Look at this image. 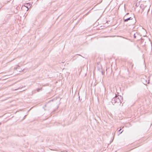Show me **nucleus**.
Returning a JSON list of instances; mask_svg holds the SVG:
<instances>
[{"instance_id":"1a4fd4ad","label":"nucleus","mask_w":152,"mask_h":152,"mask_svg":"<svg viewBox=\"0 0 152 152\" xmlns=\"http://www.w3.org/2000/svg\"><path fill=\"white\" fill-rule=\"evenodd\" d=\"M121 129H120L118 130V131H120V130Z\"/></svg>"},{"instance_id":"9b49d317","label":"nucleus","mask_w":152,"mask_h":152,"mask_svg":"<svg viewBox=\"0 0 152 152\" xmlns=\"http://www.w3.org/2000/svg\"><path fill=\"white\" fill-rule=\"evenodd\" d=\"M66 151H65L64 152V151H63V152H66Z\"/></svg>"},{"instance_id":"6e6552de","label":"nucleus","mask_w":152,"mask_h":152,"mask_svg":"<svg viewBox=\"0 0 152 152\" xmlns=\"http://www.w3.org/2000/svg\"><path fill=\"white\" fill-rule=\"evenodd\" d=\"M123 132V131H121V132L119 134H121V133L122 132Z\"/></svg>"},{"instance_id":"20e7f679","label":"nucleus","mask_w":152,"mask_h":152,"mask_svg":"<svg viewBox=\"0 0 152 152\" xmlns=\"http://www.w3.org/2000/svg\"><path fill=\"white\" fill-rule=\"evenodd\" d=\"M30 4L29 3H26V4H25V5H24V6L25 7H26L28 9H27V10H28V5H29V7H31V6H30Z\"/></svg>"},{"instance_id":"f257e3e1","label":"nucleus","mask_w":152,"mask_h":152,"mask_svg":"<svg viewBox=\"0 0 152 152\" xmlns=\"http://www.w3.org/2000/svg\"><path fill=\"white\" fill-rule=\"evenodd\" d=\"M122 98L121 96L119 97L115 96L112 99V102L114 105L115 103L118 104L120 105L122 102Z\"/></svg>"},{"instance_id":"7ed1b4c3","label":"nucleus","mask_w":152,"mask_h":152,"mask_svg":"<svg viewBox=\"0 0 152 152\" xmlns=\"http://www.w3.org/2000/svg\"><path fill=\"white\" fill-rule=\"evenodd\" d=\"M139 35L136 32L134 34V38H137L138 36H139Z\"/></svg>"},{"instance_id":"f03ea898","label":"nucleus","mask_w":152,"mask_h":152,"mask_svg":"<svg viewBox=\"0 0 152 152\" xmlns=\"http://www.w3.org/2000/svg\"><path fill=\"white\" fill-rule=\"evenodd\" d=\"M129 14V13H128L126 14V15L124 17V22L128 21V20H132V18L131 17H129V18H127V15Z\"/></svg>"},{"instance_id":"f8f14e48","label":"nucleus","mask_w":152,"mask_h":152,"mask_svg":"<svg viewBox=\"0 0 152 152\" xmlns=\"http://www.w3.org/2000/svg\"><path fill=\"white\" fill-rule=\"evenodd\" d=\"M102 75H103V72H102Z\"/></svg>"},{"instance_id":"423d86ee","label":"nucleus","mask_w":152,"mask_h":152,"mask_svg":"<svg viewBox=\"0 0 152 152\" xmlns=\"http://www.w3.org/2000/svg\"><path fill=\"white\" fill-rule=\"evenodd\" d=\"M18 67H19V66H17V67L16 68V69H17V68Z\"/></svg>"},{"instance_id":"ddd939ff","label":"nucleus","mask_w":152,"mask_h":152,"mask_svg":"<svg viewBox=\"0 0 152 152\" xmlns=\"http://www.w3.org/2000/svg\"><path fill=\"white\" fill-rule=\"evenodd\" d=\"M1 124V123L0 122V125Z\"/></svg>"},{"instance_id":"0eeeda50","label":"nucleus","mask_w":152,"mask_h":152,"mask_svg":"<svg viewBox=\"0 0 152 152\" xmlns=\"http://www.w3.org/2000/svg\"><path fill=\"white\" fill-rule=\"evenodd\" d=\"M123 127H120V129H122Z\"/></svg>"},{"instance_id":"9d476101","label":"nucleus","mask_w":152,"mask_h":152,"mask_svg":"<svg viewBox=\"0 0 152 152\" xmlns=\"http://www.w3.org/2000/svg\"><path fill=\"white\" fill-rule=\"evenodd\" d=\"M133 66V64H132V67Z\"/></svg>"},{"instance_id":"4468645a","label":"nucleus","mask_w":152,"mask_h":152,"mask_svg":"<svg viewBox=\"0 0 152 152\" xmlns=\"http://www.w3.org/2000/svg\"><path fill=\"white\" fill-rule=\"evenodd\" d=\"M66 152H67V151H66Z\"/></svg>"},{"instance_id":"39448f33","label":"nucleus","mask_w":152,"mask_h":152,"mask_svg":"<svg viewBox=\"0 0 152 152\" xmlns=\"http://www.w3.org/2000/svg\"><path fill=\"white\" fill-rule=\"evenodd\" d=\"M42 90V88H38L36 90L37 92H39L40 91V90Z\"/></svg>"}]
</instances>
